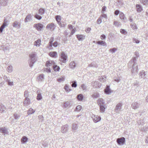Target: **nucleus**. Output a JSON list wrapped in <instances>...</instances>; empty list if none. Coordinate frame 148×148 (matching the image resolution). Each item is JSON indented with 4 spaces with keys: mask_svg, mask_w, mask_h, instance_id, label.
I'll list each match as a JSON object with an SVG mask.
<instances>
[{
    "mask_svg": "<svg viewBox=\"0 0 148 148\" xmlns=\"http://www.w3.org/2000/svg\"><path fill=\"white\" fill-rule=\"evenodd\" d=\"M114 25L116 26L119 27L120 25V23L116 21H114Z\"/></svg>",
    "mask_w": 148,
    "mask_h": 148,
    "instance_id": "13d9d810",
    "label": "nucleus"
},
{
    "mask_svg": "<svg viewBox=\"0 0 148 148\" xmlns=\"http://www.w3.org/2000/svg\"><path fill=\"white\" fill-rule=\"evenodd\" d=\"M12 67L11 65L9 66L7 68V71L9 73H11L12 71Z\"/></svg>",
    "mask_w": 148,
    "mask_h": 148,
    "instance_id": "58836bf2",
    "label": "nucleus"
},
{
    "mask_svg": "<svg viewBox=\"0 0 148 148\" xmlns=\"http://www.w3.org/2000/svg\"><path fill=\"white\" fill-rule=\"evenodd\" d=\"M56 19L58 23V22H60L61 20V16H60L57 15L56 16Z\"/></svg>",
    "mask_w": 148,
    "mask_h": 148,
    "instance_id": "864d4df0",
    "label": "nucleus"
},
{
    "mask_svg": "<svg viewBox=\"0 0 148 148\" xmlns=\"http://www.w3.org/2000/svg\"><path fill=\"white\" fill-rule=\"evenodd\" d=\"M119 17L124 22H125L127 21L126 18L124 14L122 12H120Z\"/></svg>",
    "mask_w": 148,
    "mask_h": 148,
    "instance_id": "9b49d317",
    "label": "nucleus"
},
{
    "mask_svg": "<svg viewBox=\"0 0 148 148\" xmlns=\"http://www.w3.org/2000/svg\"><path fill=\"white\" fill-rule=\"evenodd\" d=\"M116 50V49L115 48H113L110 49V51L113 53H115Z\"/></svg>",
    "mask_w": 148,
    "mask_h": 148,
    "instance_id": "774afa93",
    "label": "nucleus"
},
{
    "mask_svg": "<svg viewBox=\"0 0 148 148\" xmlns=\"http://www.w3.org/2000/svg\"><path fill=\"white\" fill-rule=\"evenodd\" d=\"M41 91L40 90H38L37 91V96L36 97V99L38 100H40L42 99V97L41 93Z\"/></svg>",
    "mask_w": 148,
    "mask_h": 148,
    "instance_id": "ddd939ff",
    "label": "nucleus"
},
{
    "mask_svg": "<svg viewBox=\"0 0 148 148\" xmlns=\"http://www.w3.org/2000/svg\"><path fill=\"white\" fill-rule=\"evenodd\" d=\"M53 69L56 71H59L60 69V67L57 65H54L53 66Z\"/></svg>",
    "mask_w": 148,
    "mask_h": 148,
    "instance_id": "4c0bfd02",
    "label": "nucleus"
},
{
    "mask_svg": "<svg viewBox=\"0 0 148 148\" xmlns=\"http://www.w3.org/2000/svg\"><path fill=\"white\" fill-rule=\"evenodd\" d=\"M58 24L61 27H64L66 25V22L64 21L58 22Z\"/></svg>",
    "mask_w": 148,
    "mask_h": 148,
    "instance_id": "2f4dec72",
    "label": "nucleus"
},
{
    "mask_svg": "<svg viewBox=\"0 0 148 148\" xmlns=\"http://www.w3.org/2000/svg\"><path fill=\"white\" fill-rule=\"evenodd\" d=\"M14 116L15 119L18 120L20 117V115L18 114L15 113L14 114Z\"/></svg>",
    "mask_w": 148,
    "mask_h": 148,
    "instance_id": "de8ad7c7",
    "label": "nucleus"
},
{
    "mask_svg": "<svg viewBox=\"0 0 148 148\" xmlns=\"http://www.w3.org/2000/svg\"><path fill=\"white\" fill-rule=\"evenodd\" d=\"M6 109V107L3 104L0 103V112H4Z\"/></svg>",
    "mask_w": 148,
    "mask_h": 148,
    "instance_id": "5701e85b",
    "label": "nucleus"
},
{
    "mask_svg": "<svg viewBox=\"0 0 148 148\" xmlns=\"http://www.w3.org/2000/svg\"><path fill=\"white\" fill-rule=\"evenodd\" d=\"M85 36L83 35L78 34L76 35V37L79 41H82L84 39Z\"/></svg>",
    "mask_w": 148,
    "mask_h": 148,
    "instance_id": "a211bd4d",
    "label": "nucleus"
},
{
    "mask_svg": "<svg viewBox=\"0 0 148 148\" xmlns=\"http://www.w3.org/2000/svg\"><path fill=\"white\" fill-rule=\"evenodd\" d=\"M136 7L137 11L139 12H141L143 10L142 6L140 5L137 4L136 5Z\"/></svg>",
    "mask_w": 148,
    "mask_h": 148,
    "instance_id": "aec40b11",
    "label": "nucleus"
},
{
    "mask_svg": "<svg viewBox=\"0 0 148 148\" xmlns=\"http://www.w3.org/2000/svg\"><path fill=\"white\" fill-rule=\"evenodd\" d=\"M34 27H35L38 31H40L42 30L43 25L41 23H38L34 24Z\"/></svg>",
    "mask_w": 148,
    "mask_h": 148,
    "instance_id": "0eeeda50",
    "label": "nucleus"
},
{
    "mask_svg": "<svg viewBox=\"0 0 148 148\" xmlns=\"http://www.w3.org/2000/svg\"><path fill=\"white\" fill-rule=\"evenodd\" d=\"M30 103V99H29L26 98H25L23 102V104L24 106H27Z\"/></svg>",
    "mask_w": 148,
    "mask_h": 148,
    "instance_id": "2eb2a0df",
    "label": "nucleus"
},
{
    "mask_svg": "<svg viewBox=\"0 0 148 148\" xmlns=\"http://www.w3.org/2000/svg\"><path fill=\"white\" fill-rule=\"evenodd\" d=\"M72 130L73 132H75L78 129V127L77 124L75 123H73L72 124Z\"/></svg>",
    "mask_w": 148,
    "mask_h": 148,
    "instance_id": "6ab92c4d",
    "label": "nucleus"
},
{
    "mask_svg": "<svg viewBox=\"0 0 148 148\" xmlns=\"http://www.w3.org/2000/svg\"><path fill=\"white\" fill-rule=\"evenodd\" d=\"M106 8L105 6H103L102 8V11H101L102 13H104V12L106 10Z\"/></svg>",
    "mask_w": 148,
    "mask_h": 148,
    "instance_id": "680f3d73",
    "label": "nucleus"
},
{
    "mask_svg": "<svg viewBox=\"0 0 148 148\" xmlns=\"http://www.w3.org/2000/svg\"><path fill=\"white\" fill-rule=\"evenodd\" d=\"M32 95L31 94L29 93L27 91H25L24 92V97H25V98H27L30 99Z\"/></svg>",
    "mask_w": 148,
    "mask_h": 148,
    "instance_id": "412c9836",
    "label": "nucleus"
},
{
    "mask_svg": "<svg viewBox=\"0 0 148 148\" xmlns=\"http://www.w3.org/2000/svg\"><path fill=\"white\" fill-rule=\"evenodd\" d=\"M32 20V16L31 14H29L27 15L24 19L25 23H27Z\"/></svg>",
    "mask_w": 148,
    "mask_h": 148,
    "instance_id": "f8f14e48",
    "label": "nucleus"
},
{
    "mask_svg": "<svg viewBox=\"0 0 148 148\" xmlns=\"http://www.w3.org/2000/svg\"><path fill=\"white\" fill-rule=\"evenodd\" d=\"M133 41L134 42H135L136 43H139L140 41L138 39H136L135 38H134L133 39Z\"/></svg>",
    "mask_w": 148,
    "mask_h": 148,
    "instance_id": "69168bd1",
    "label": "nucleus"
},
{
    "mask_svg": "<svg viewBox=\"0 0 148 148\" xmlns=\"http://www.w3.org/2000/svg\"><path fill=\"white\" fill-rule=\"evenodd\" d=\"M8 3V0H0V4L2 6L6 5Z\"/></svg>",
    "mask_w": 148,
    "mask_h": 148,
    "instance_id": "bb28decb",
    "label": "nucleus"
},
{
    "mask_svg": "<svg viewBox=\"0 0 148 148\" xmlns=\"http://www.w3.org/2000/svg\"><path fill=\"white\" fill-rule=\"evenodd\" d=\"M145 75L146 74H145L144 71H142L139 74V77L140 78H143V79H145Z\"/></svg>",
    "mask_w": 148,
    "mask_h": 148,
    "instance_id": "a878e982",
    "label": "nucleus"
},
{
    "mask_svg": "<svg viewBox=\"0 0 148 148\" xmlns=\"http://www.w3.org/2000/svg\"><path fill=\"white\" fill-rule=\"evenodd\" d=\"M97 102L99 106L100 105H103L105 103L104 100L101 98H99L98 99Z\"/></svg>",
    "mask_w": 148,
    "mask_h": 148,
    "instance_id": "b1692460",
    "label": "nucleus"
},
{
    "mask_svg": "<svg viewBox=\"0 0 148 148\" xmlns=\"http://www.w3.org/2000/svg\"><path fill=\"white\" fill-rule=\"evenodd\" d=\"M131 26L132 29H136L137 28V27L136 25L134 23H132L130 24Z\"/></svg>",
    "mask_w": 148,
    "mask_h": 148,
    "instance_id": "37998d69",
    "label": "nucleus"
},
{
    "mask_svg": "<svg viewBox=\"0 0 148 148\" xmlns=\"http://www.w3.org/2000/svg\"><path fill=\"white\" fill-rule=\"evenodd\" d=\"M3 79L6 82H8V81L10 80L9 77H7L5 75L4 76Z\"/></svg>",
    "mask_w": 148,
    "mask_h": 148,
    "instance_id": "bf43d9fd",
    "label": "nucleus"
},
{
    "mask_svg": "<svg viewBox=\"0 0 148 148\" xmlns=\"http://www.w3.org/2000/svg\"><path fill=\"white\" fill-rule=\"evenodd\" d=\"M53 62H54L52 61H51V62H50L49 61H48L46 63L45 66L47 67L51 66V64Z\"/></svg>",
    "mask_w": 148,
    "mask_h": 148,
    "instance_id": "a18cd8bd",
    "label": "nucleus"
},
{
    "mask_svg": "<svg viewBox=\"0 0 148 148\" xmlns=\"http://www.w3.org/2000/svg\"><path fill=\"white\" fill-rule=\"evenodd\" d=\"M0 132L4 135L8 134L7 129L5 127L0 128Z\"/></svg>",
    "mask_w": 148,
    "mask_h": 148,
    "instance_id": "dca6fc26",
    "label": "nucleus"
},
{
    "mask_svg": "<svg viewBox=\"0 0 148 148\" xmlns=\"http://www.w3.org/2000/svg\"><path fill=\"white\" fill-rule=\"evenodd\" d=\"M139 82L136 81H135L134 83V86H137V87H138Z\"/></svg>",
    "mask_w": 148,
    "mask_h": 148,
    "instance_id": "338daca9",
    "label": "nucleus"
},
{
    "mask_svg": "<svg viewBox=\"0 0 148 148\" xmlns=\"http://www.w3.org/2000/svg\"><path fill=\"white\" fill-rule=\"evenodd\" d=\"M70 104V103L69 101L65 102L63 104V107L66 108L69 106Z\"/></svg>",
    "mask_w": 148,
    "mask_h": 148,
    "instance_id": "79ce46f5",
    "label": "nucleus"
},
{
    "mask_svg": "<svg viewBox=\"0 0 148 148\" xmlns=\"http://www.w3.org/2000/svg\"><path fill=\"white\" fill-rule=\"evenodd\" d=\"M44 71L48 73H50L51 72L50 69L49 67H47L46 68H45L44 69Z\"/></svg>",
    "mask_w": 148,
    "mask_h": 148,
    "instance_id": "5fc2aeb1",
    "label": "nucleus"
},
{
    "mask_svg": "<svg viewBox=\"0 0 148 148\" xmlns=\"http://www.w3.org/2000/svg\"><path fill=\"white\" fill-rule=\"evenodd\" d=\"M103 77H102L101 78H100L99 79V80H100L101 82H104L106 81V77H105L104 76H103Z\"/></svg>",
    "mask_w": 148,
    "mask_h": 148,
    "instance_id": "3c124183",
    "label": "nucleus"
},
{
    "mask_svg": "<svg viewBox=\"0 0 148 148\" xmlns=\"http://www.w3.org/2000/svg\"><path fill=\"white\" fill-rule=\"evenodd\" d=\"M36 54L35 52H32L29 55L30 61L29 63V66L32 67L34 64L36 62Z\"/></svg>",
    "mask_w": 148,
    "mask_h": 148,
    "instance_id": "f03ea898",
    "label": "nucleus"
},
{
    "mask_svg": "<svg viewBox=\"0 0 148 148\" xmlns=\"http://www.w3.org/2000/svg\"><path fill=\"white\" fill-rule=\"evenodd\" d=\"M45 12V9L42 8H40L38 10V13L40 15H42L44 14Z\"/></svg>",
    "mask_w": 148,
    "mask_h": 148,
    "instance_id": "c85d7f7f",
    "label": "nucleus"
},
{
    "mask_svg": "<svg viewBox=\"0 0 148 148\" xmlns=\"http://www.w3.org/2000/svg\"><path fill=\"white\" fill-rule=\"evenodd\" d=\"M99 94L97 92H95L92 95V97L95 99H96L99 97Z\"/></svg>",
    "mask_w": 148,
    "mask_h": 148,
    "instance_id": "f704fd0d",
    "label": "nucleus"
},
{
    "mask_svg": "<svg viewBox=\"0 0 148 148\" xmlns=\"http://www.w3.org/2000/svg\"><path fill=\"white\" fill-rule=\"evenodd\" d=\"M35 112V111L32 108H30L27 111V114L28 115L32 114Z\"/></svg>",
    "mask_w": 148,
    "mask_h": 148,
    "instance_id": "ea45409f",
    "label": "nucleus"
},
{
    "mask_svg": "<svg viewBox=\"0 0 148 148\" xmlns=\"http://www.w3.org/2000/svg\"><path fill=\"white\" fill-rule=\"evenodd\" d=\"M81 87L83 90L85 91L86 90V87L84 84H82Z\"/></svg>",
    "mask_w": 148,
    "mask_h": 148,
    "instance_id": "6e6d98bb",
    "label": "nucleus"
},
{
    "mask_svg": "<svg viewBox=\"0 0 148 148\" xmlns=\"http://www.w3.org/2000/svg\"><path fill=\"white\" fill-rule=\"evenodd\" d=\"M67 56L64 52H62L59 58V61L62 63H66Z\"/></svg>",
    "mask_w": 148,
    "mask_h": 148,
    "instance_id": "7ed1b4c3",
    "label": "nucleus"
},
{
    "mask_svg": "<svg viewBox=\"0 0 148 148\" xmlns=\"http://www.w3.org/2000/svg\"><path fill=\"white\" fill-rule=\"evenodd\" d=\"M116 142L119 145H123L125 142V138L124 137L118 138L116 140Z\"/></svg>",
    "mask_w": 148,
    "mask_h": 148,
    "instance_id": "423d86ee",
    "label": "nucleus"
},
{
    "mask_svg": "<svg viewBox=\"0 0 148 148\" xmlns=\"http://www.w3.org/2000/svg\"><path fill=\"white\" fill-rule=\"evenodd\" d=\"M40 40L38 39L34 42V46H36L37 47H39L40 44Z\"/></svg>",
    "mask_w": 148,
    "mask_h": 148,
    "instance_id": "393cba45",
    "label": "nucleus"
},
{
    "mask_svg": "<svg viewBox=\"0 0 148 148\" xmlns=\"http://www.w3.org/2000/svg\"><path fill=\"white\" fill-rule=\"evenodd\" d=\"M28 140V139L27 137L25 136H23L21 139V141L22 143H25L27 142Z\"/></svg>",
    "mask_w": 148,
    "mask_h": 148,
    "instance_id": "473e14b6",
    "label": "nucleus"
},
{
    "mask_svg": "<svg viewBox=\"0 0 148 148\" xmlns=\"http://www.w3.org/2000/svg\"><path fill=\"white\" fill-rule=\"evenodd\" d=\"M97 43L99 45H102L103 46L106 45V42L103 41H98L97 42Z\"/></svg>",
    "mask_w": 148,
    "mask_h": 148,
    "instance_id": "72a5a7b5",
    "label": "nucleus"
},
{
    "mask_svg": "<svg viewBox=\"0 0 148 148\" xmlns=\"http://www.w3.org/2000/svg\"><path fill=\"white\" fill-rule=\"evenodd\" d=\"M99 107L100 112L102 113L104 112L105 111L106 108L105 107V106L103 105H100L99 106Z\"/></svg>",
    "mask_w": 148,
    "mask_h": 148,
    "instance_id": "c9c22d12",
    "label": "nucleus"
},
{
    "mask_svg": "<svg viewBox=\"0 0 148 148\" xmlns=\"http://www.w3.org/2000/svg\"><path fill=\"white\" fill-rule=\"evenodd\" d=\"M7 83H8V85H9V86H12L13 85V82L12 81H10V80L8 81V82H7Z\"/></svg>",
    "mask_w": 148,
    "mask_h": 148,
    "instance_id": "e2e57ef3",
    "label": "nucleus"
},
{
    "mask_svg": "<svg viewBox=\"0 0 148 148\" xmlns=\"http://www.w3.org/2000/svg\"><path fill=\"white\" fill-rule=\"evenodd\" d=\"M65 80V78L64 77H62L61 78H60L57 79V81L58 82H61L64 81Z\"/></svg>",
    "mask_w": 148,
    "mask_h": 148,
    "instance_id": "603ef678",
    "label": "nucleus"
},
{
    "mask_svg": "<svg viewBox=\"0 0 148 148\" xmlns=\"http://www.w3.org/2000/svg\"><path fill=\"white\" fill-rule=\"evenodd\" d=\"M82 109V106L80 105L77 106L75 110V111H79Z\"/></svg>",
    "mask_w": 148,
    "mask_h": 148,
    "instance_id": "4d7b16f0",
    "label": "nucleus"
},
{
    "mask_svg": "<svg viewBox=\"0 0 148 148\" xmlns=\"http://www.w3.org/2000/svg\"><path fill=\"white\" fill-rule=\"evenodd\" d=\"M56 25L53 23L48 24L46 26V28L51 31H53L55 29Z\"/></svg>",
    "mask_w": 148,
    "mask_h": 148,
    "instance_id": "39448f33",
    "label": "nucleus"
},
{
    "mask_svg": "<svg viewBox=\"0 0 148 148\" xmlns=\"http://www.w3.org/2000/svg\"><path fill=\"white\" fill-rule=\"evenodd\" d=\"M20 23L19 22L15 21L12 24V26L13 27L19 28H20Z\"/></svg>",
    "mask_w": 148,
    "mask_h": 148,
    "instance_id": "4be33fe9",
    "label": "nucleus"
},
{
    "mask_svg": "<svg viewBox=\"0 0 148 148\" xmlns=\"http://www.w3.org/2000/svg\"><path fill=\"white\" fill-rule=\"evenodd\" d=\"M135 55L136 56V57H134L132 59H131L129 62L128 64L129 66L130 67H132V73L137 74L138 73V66L137 63L136 62V57L138 58L139 55L137 51L135 52Z\"/></svg>",
    "mask_w": 148,
    "mask_h": 148,
    "instance_id": "f257e3e1",
    "label": "nucleus"
},
{
    "mask_svg": "<svg viewBox=\"0 0 148 148\" xmlns=\"http://www.w3.org/2000/svg\"><path fill=\"white\" fill-rule=\"evenodd\" d=\"M49 55L52 57H55L57 56V53L56 51L50 52L49 53Z\"/></svg>",
    "mask_w": 148,
    "mask_h": 148,
    "instance_id": "cd10ccee",
    "label": "nucleus"
},
{
    "mask_svg": "<svg viewBox=\"0 0 148 148\" xmlns=\"http://www.w3.org/2000/svg\"><path fill=\"white\" fill-rule=\"evenodd\" d=\"M140 1L144 5H148V0H140Z\"/></svg>",
    "mask_w": 148,
    "mask_h": 148,
    "instance_id": "a19ab883",
    "label": "nucleus"
},
{
    "mask_svg": "<svg viewBox=\"0 0 148 148\" xmlns=\"http://www.w3.org/2000/svg\"><path fill=\"white\" fill-rule=\"evenodd\" d=\"M34 17L36 19L39 20H40L42 18V17L38 14H36L34 16Z\"/></svg>",
    "mask_w": 148,
    "mask_h": 148,
    "instance_id": "49530a36",
    "label": "nucleus"
},
{
    "mask_svg": "<svg viewBox=\"0 0 148 148\" xmlns=\"http://www.w3.org/2000/svg\"><path fill=\"white\" fill-rule=\"evenodd\" d=\"M139 106L140 104L138 103L134 102L132 103V107L133 109H136L139 107Z\"/></svg>",
    "mask_w": 148,
    "mask_h": 148,
    "instance_id": "4468645a",
    "label": "nucleus"
},
{
    "mask_svg": "<svg viewBox=\"0 0 148 148\" xmlns=\"http://www.w3.org/2000/svg\"><path fill=\"white\" fill-rule=\"evenodd\" d=\"M71 86L72 87L75 88L77 86V82L75 81H73L72 82Z\"/></svg>",
    "mask_w": 148,
    "mask_h": 148,
    "instance_id": "8fccbe9b",
    "label": "nucleus"
},
{
    "mask_svg": "<svg viewBox=\"0 0 148 148\" xmlns=\"http://www.w3.org/2000/svg\"><path fill=\"white\" fill-rule=\"evenodd\" d=\"M92 85L94 88H99L101 87V84L98 82L95 81L92 82Z\"/></svg>",
    "mask_w": 148,
    "mask_h": 148,
    "instance_id": "1a4fd4ad",
    "label": "nucleus"
},
{
    "mask_svg": "<svg viewBox=\"0 0 148 148\" xmlns=\"http://www.w3.org/2000/svg\"><path fill=\"white\" fill-rule=\"evenodd\" d=\"M38 118L39 120V121L42 122L44 120V118L43 116L42 115H39L38 116Z\"/></svg>",
    "mask_w": 148,
    "mask_h": 148,
    "instance_id": "09e8293b",
    "label": "nucleus"
},
{
    "mask_svg": "<svg viewBox=\"0 0 148 148\" xmlns=\"http://www.w3.org/2000/svg\"><path fill=\"white\" fill-rule=\"evenodd\" d=\"M44 75L43 74L40 75L38 77V81L41 82L44 79Z\"/></svg>",
    "mask_w": 148,
    "mask_h": 148,
    "instance_id": "c756f323",
    "label": "nucleus"
},
{
    "mask_svg": "<svg viewBox=\"0 0 148 148\" xmlns=\"http://www.w3.org/2000/svg\"><path fill=\"white\" fill-rule=\"evenodd\" d=\"M105 93L107 94H109L111 92V90L110 88V86L107 85L106 88L104 90Z\"/></svg>",
    "mask_w": 148,
    "mask_h": 148,
    "instance_id": "f3484780",
    "label": "nucleus"
},
{
    "mask_svg": "<svg viewBox=\"0 0 148 148\" xmlns=\"http://www.w3.org/2000/svg\"><path fill=\"white\" fill-rule=\"evenodd\" d=\"M102 22L101 17L99 18L97 21V23L98 24H100Z\"/></svg>",
    "mask_w": 148,
    "mask_h": 148,
    "instance_id": "0e129e2a",
    "label": "nucleus"
},
{
    "mask_svg": "<svg viewBox=\"0 0 148 148\" xmlns=\"http://www.w3.org/2000/svg\"><path fill=\"white\" fill-rule=\"evenodd\" d=\"M8 21L6 19H5L4 20V22L3 23L2 25L5 27L7 26L8 25Z\"/></svg>",
    "mask_w": 148,
    "mask_h": 148,
    "instance_id": "c03bdc74",
    "label": "nucleus"
},
{
    "mask_svg": "<svg viewBox=\"0 0 148 148\" xmlns=\"http://www.w3.org/2000/svg\"><path fill=\"white\" fill-rule=\"evenodd\" d=\"M77 99L79 101H82L83 99V96L82 94H78L77 96Z\"/></svg>",
    "mask_w": 148,
    "mask_h": 148,
    "instance_id": "7c9ffc66",
    "label": "nucleus"
},
{
    "mask_svg": "<svg viewBox=\"0 0 148 148\" xmlns=\"http://www.w3.org/2000/svg\"><path fill=\"white\" fill-rule=\"evenodd\" d=\"M69 125L67 124L62 126L61 127V131L63 133H66L68 131Z\"/></svg>",
    "mask_w": 148,
    "mask_h": 148,
    "instance_id": "6e6552de",
    "label": "nucleus"
},
{
    "mask_svg": "<svg viewBox=\"0 0 148 148\" xmlns=\"http://www.w3.org/2000/svg\"><path fill=\"white\" fill-rule=\"evenodd\" d=\"M76 66V64L74 61L71 62L69 64V67L72 69H74Z\"/></svg>",
    "mask_w": 148,
    "mask_h": 148,
    "instance_id": "e433bc0d",
    "label": "nucleus"
},
{
    "mask_svg": "<svg viewBox=\"0 0 148 148\" xmlns=\"http://www.w3.org/2000/svg\"><path fill=\"white\" fill-rule=\"evenodd\" d=\"M121 33L122 34H126L127 33L126 31L124 29H121L120 30Z\"/></svg>",
    "mask_w": 148,
    "mask_h": 148,
    "instance_id": "052dcab7",
    "label": "nucleus"
},
{
    "mask_svg": "<svg viewBox=\"0 0 148 148\" xmlns=\"http://www.w3.org/2000/svg\"><path fill=\"white\" fill-rule=\"evenodd\" d=\"M92 118L93 119V121L95 123H97L101 119V117L93 115L92 116Z\"/></svg>",
    "mask_w": 148,
    "mask_h": 148,
    "instance_id": "9d476101",
    "label": "nucleus"
},
{
    "mask_svg": "<svg viewBox=\"0 0 148 148\" xmlns=\"http://www.w3.org/2000/svg\"><path fill=\"white\" fill-rule=\"evenodd\" d=\"M123 104L122 102L118 103L115 109V111L117 113H119L121 111Z\"/></svg>",
    "mask_w": 148,
    "mask_h": 148,
    "instance_id": "20e7f679",
    "label": "nucleus"
}]
</instances>
